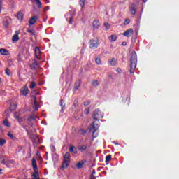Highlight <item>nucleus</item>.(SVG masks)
<instances>
[{
  "label": "nucleus",
  "mask_w": 179,
  "mask_h": 179,
  "mask_svg": "<svg viewBox=\"0 0 179 179\" xmlns=\"http://www.w3.org/2000/svg\"><path fill=\"white\" fill-rule=\"evenodd\" d=\"M138 62V56L136 55V52L134 51L131 52L130 58V73H134L135 69H136V64Z\"/></svg>",
  "instance_id": "f257e3e1"
},
{
  "label": "nucleus",
  "mask_w": 179,
  "mask_h": 179,
  "mask_svg": "<svg viewBox=\"0 0 179 179\" xmlns=\"http://www.w3.org/2000/svg\"><path fill=\"white\" fill-rule=\"evenodd\" d=\"M69 163H71V154L69 152H66L63 157V163L61 167L62 170L66 169V167L69 166Z\"/></svg>",
  "instance_id": "f03ea898"
},
{
  "label": "nucleus",
  "mask_w": 179,
  "mask_h": 179,
  "mask_svg": "<svg viewBox=\"0 0 179 179\" xmlns=\"http://www.w3.org/2000/svg\"><path fill=\"white\" fill-rule=\"evenodd\" d=\"M103 117H104V114H103L99 109H96L92 114V118L93 120H95V121H99V120L103 118Z\"/></svg>",
  "instance_id": "7ed1b4c3"
},
{
  "label": "nucleus",
  "mask_w": 179,
  "mask_h": 179,
  "mask_svg": "<svg viewBox=\"0 0 179 179\" xmlns=\"http://www.w3.org/2000/svg\"><path fill=\"white\" fill-rule=\"evenodd\" d=\"M97 129H99V124H94V122L91 124V127L90 128V131H92V137L93 138H97V134H96V132H97Z\"/></svg>",
  "instance_id": "20e7f679"
},
{
  "label": "nucleus",
  "mask_w": 179,
  "mask_h": 179,
  "mask_svg": "<svg viewBox=\"0 0 179 179\" xmlns=\"http://www.w3.org/2000/svg\"><path fill=\"white\" fill-rule=\"evenodd\" d=\"M29 88L26 85L23 86L20 90V95L24 97H26V96L29 94Z\"/></svg>",
  "instance_id": "39448f33"
},
{
  "label": "nucleus",
  "mask_w": 179,
  "mask_h": 179,
  "mask_svg": "<svg viewBox=\"0 0 179 179\" xmlns=\"http://www.w3.org/2000/svg\"><path fill=\"white\" fill-rule=\"evenodd\" d=\"M29 68L32 71L38 69L40 68L38 66V62L36 59H34L32 60V63L29 65Z\"/></svg>",
  "instance_id": "423d86ee"
},
{
  "label": "nucleus",
  "mask_w": 179,
  "mask_h": 179,
  "mask_svg": "<svg viewBox=\"0 0 179 179\" xmlns=\"http://www.w3.org/2000/svg\"><path fill=\"white\" fill-rule=\"evenodd\" d=\"M99 47V40H90V48H97Z\"/></svg>",
  "instance_id": "0eeeda50"
},
{
  "label": "nucleus",
  "mask_w": 179,
  "mask_h": 179,
  "mask_svg": "<svg viewBox=\"0 0 179 179\" xmlns=\"http://www.w3.org/2000/svg\"><path fill=\"white\" fill-rule=\"evenodd\" d=\"M134 34V29L130 28L127 30H126L124 33H123V36H124L125 37H131V36Z\"/></svg>",
  "instance_id": "6e6552de"
},
{
  "label": "nucleus",
  "mask_w": 179,
  "mask_h": 179,
  "mask_svg": "<svg viewBox=\"0 0 179 179\" xmlns=\"http://www.w3.org/2000/svg\"><path fill=\"white\" fill-rule=\"evenodd\" d=\"M20 34V31H15V34L12 38L13 43H17V41H19V34Z\"/></svg>",
  "instance_id": "1a4fd4ad"
},
{
  "label": "nucleus",
  "mask_w": 179,
  "mask_h": 179,
  "mask_svg": "<svg viewBox=\"0 0 179 179\" xmlns=\"http://www.w3.org/2000/svg\"><path fill=\"white\" fill-rule=\"evenodd\" d=\"M38 20V16H34L31 17L29 20V26H33V24H34V23H36V22H37Z\"/></svg>",
  "instance_id": "9d476101"
},
{
  "label": "nucleus",
  "mask_w": 179,
  "mask_h": 179,
  "mask_svg": "<svg viewBox=\"0 0 179 179\" xmlns=\"http://www.w3.org/2000/svg\"><path fill=\"white\" fill-rule=\"evenodd\" d=\"M78 149L81 152V153H83V152H86L87 150V145L83 144L78 147Z\"/></svg>",
  "instance_id": "9b49d317"
},
{
  "label": "nucleus",
  "mask_w": 179,
  "mask_h": 179,
  "mask_svg": "<svg viewBox=\"0 0 179 179\" xmlns=\"http://www.w3.org/2000/svg\"><path fill=\"white\" fill-rule=\"evenodd\" d=\"M69 17H66V20L69 22V24H72V22H73V19L75 17V15L73 14H69L67 15Z\"/></svg>",
  "instance_id": "f8f14e48"
},
{
  "label": "nucleus",
  "mask_w": 179,
  "mask_h": 179,
  "mask_svg": "<svg viewBox=\"0 0 179 179\" xmlns=\"http://www.w3.org/2000/svg\"><path fill=\"white\" fill-rule=\"evenodd\" d=\"M69 151L71 153H73V155H76V153H78V150H76V147H75L73 145H70Z\"/></svg>",
  "instance_id": "ddd939ff"
},
{
  "label": "nucleus",
  "mask_w": 179,
  "mask_h": 179,
  "mask_svg": "<svg viewBox=\"0 0 179 179\" xmlns=\"http://www.w3.org/2000/svg\"><path fill=\"white\" fill-rule=\"evenodd\" d=\"M136 6L135 4L131 3V6H130V12L131 13V15H135L136 13Z\"/></svg>",
  "instance_id": "4468645a"
},
{
  "label": "nucleus",
  "mask_w": 179,
  "mask_h": 179,
  "mask_svg": "<svg viewBox=\"0 0 179 179\" xmlns=\"http://www.w3.org/2000/svg\"><path fill=\"white\" fill-rule=\"evenodd\" d=\"M32 167L34 169V171H37V169H38V168H37V162L34 158L32 159Z\"/></svg>",
  "instance_id": "2eb2a0df"
},
{
  "label": "nucleus",
  "mask_w": 179,
  "mask_h": 179,
  "mask_svg": "<svg viewBox=\"0 0 179 179\" xmlns=\"http://www.w3.org/2000/svg\"><path fill=\"white\" fill-rule=\"evenodd\" d=\"M0 54L1 55H9V51L5 48L0 49Z\"/></svg>",
  "instance_id": "dca6fc26"
},
{
  "label": "nucleus",
  "mask_w": 179,
  "mask_h": 179,
  "mask_svg": "<svg viewBox=\"0 0 179 179\" xmlns=\"http://www.w3.org/2000/svg\"><path fill=\"white\" fill-rule=\"evenodd\" d=\"M34 105L35 106V111H38V104L37 103V97L34 96Z\"/></svg>",
  "instance_id": "f3484780"
},
{
  "label": "nucleus",
  "mask_w": 179,
  "mask_h": 179,
  "mask_svg": "<svg viewBox=\"0 0 179 179\" xmlns=\"http://www.w3.org/2000/svg\"><path fill=\"white\" fill-rule=\"evenodd\" d=\"M94 29H99L100 27V22L97 20H94L92 23Z\"/></svg>",
  "instance_id": "a211bd4d"
},
{
  "label": "nucleus",
  "mask_w": 179,
  "mask_h": 179,
  "mask_svg": "<svg viewBox=\"0 0 179 179\" xmlns=\"http://www.w3.org/2000/svg\"><path fill=\"white\" fill-rule=\"evenodd\" d=\"M35 55L37 58V59H40V57H38L40 55V48L38 47L35 48Z\"/></svg>",
  "instance_id": "6ab92c4d"
},
{
  "label": "nucleus",
  "mask_w": 179,
  "mask_h": 179,
  "mask_svg": "<svg viewBox=\"0 0 179 179\" xmlns=\"http://www.w3.org/2000/svg\"><path fill=\"white\" fill-rule=\"evenodd\" d=\"M80 83H81L80 80H78L76 81L75 86H74V89L76 90H78V89H79V87H80Z\"/></svg>",
  "instance_id": "aec40b11"
},
{
  "label": "nucleus",
  "mask_w": 179,
  "mask_h": 179,
  "mask_svg": "<svg viewBox=\"0 0 179 179\" xmlns=\"http://www.w3.org/2000/svg\"><path fill=\"white\" fill-rule=\"evenodd\" d=\"M33 143L34 145H38L40 144V139L37 136H34V140H33Z\"/></svg>",
  "instance_id": "412c9836"
},
{
  "label": "nucleus",
  "mask_w": 179,
  "mask_h": 179,
  "mask_svg": "<svg viewBox=\"0 0 179 179\" xmlns=\"http://www.w3.org/2000/svg\"><path fill=\"white\" fill-rule=\"evenodd\" d=\"M17 17L18 19V20H20V22L23 21V13L22 12H18Z\"/></svg>",
  "instance_id": "4be33fe9"
},
{
  "label": "nucleus",
  "mask_w": 179,
  "mask_h": 179,
  "mask_svg": "<svg viewBox=\"0 0 179 179\" xmlns=\"http://www.w3.org/2000/svg\"><path fill=\"white\" fill-rule=\"evenodd\" d=\"M109 63L112 66H115L117 65V60H115V58H112L109 60Z\"/></svg>",
  "instance_id": "5701e85b"
},
{
  "label": "nucleus",
  "mask_w": 179,
  "mask_h": 179,
  "mask_svg": "<svg viewBox=\"0 0 179 179\" xmlns=\"http://www.w3.org/2000/svg\"><path fill=\"white\" fill-rule=\"evenodd\" d=\"M32 177H34L33 179H38L39 175H38V169L36 171H34V173L32 174Z\"/></svg>",
  "instance_id": "b1692460"
},
{
  "label": "nucleus",
  "mask_w": 179,
  "mask_h": 179,
  "mask_svg": "<svg viewBox=\"0 0 179 179\" xmlns=\"http://www.w3.org/2000/svg\"><path fill=\"white\" fill-rule=\"evenodd\" d=\"M64 103H65V102L64 101V100H63V99H61V100H60V106H61V107H62V110H61L62 113H64V108H65V104H64Z\"/></svg>",
  "instance_id": "393cba45"
},
{
  "label": "nucleus",
  "mask_w": 179,
  "mask_h": 179,
  "mask_svg": "<svg viewBox=\"0 0 179 179\" xmlns=\"http://www.w3.org/2000/svg\"><path fill=\"white\" fill-rule=\"evenodd\" d=\"M111 162V155H108L106 157V164H108Z\"/></svg>",
  "instance_id": "a878e982"
},
{
  "label": "nucleus",
  "mask_w": 179,
  "mask_h": 179,
  "mask_svg": "<svg viewBox=\"0 0 179 179\" xmlns=\"http://www.w3.org/2000/svg\"><path fill=\"white\" fill-rule=\"evenodd\" d=\"M83 164H85V162H79L78 164H77V169H82V167H83Z\"/></svg>",
  "instance_id": "bb28decb"
},
{
  "label": "nucleus",
  "mask_w": 179,
  "mask_h": 179,
  "mask_svg": "<svg viewBox=\"0 0 179 179\" xmlns=\"http://www.w3.org/2000/svg\"><path fill=\"white\" fill-rule=\"evenodd\" d=\"M79 3H80L82 9H83V8H85V3H86V0H80Z\"/></svg>",
  "instance_id": "cd10ccee"
},
{
  "label": "nucleus",
  "mask_w": 179,
  "mask_h": 179,
  "mask_svg": "<svg viewBox=\"0 0 179 179\" xmlns=\"http://www.w3.org/2000/svg\"><path fill=\"white\" fill-rule=\"evenodd\" d=\"M16 107H17V104H11L10 106V111H14V110H16Z\"/></svg>",
  "instance_id": "c85d7f7f"
},
{
  "label": "nucleus",
  "mask_w": 179,
  "mask_h": 179,
  "mask_svg": "<svg viewBox=\"0 0 179 179\" xmlns=\"http://www.w3.org/2000/svg\"><path fill=\"white\" fill-rule=\"evenodd\" d=\"M95 62H96V64H97V65H101V59H100V57L95 58Z\"/></svg>",
  "instance_id": "c756f323"
},
{
  "label": "nucleus",
  "mask_w": 179,
  "mask_h": 179,
  "mask_svg": "<svg viewBox=\"0 0 179 179\" xmlns=\"http://www.w3.org/2000/svg\"><path fill=\"white\" fill-rule=\"evenodd\" d=\"M78 106H79V102L78 101V99H75L73 103V106L74 107V108H76Z\"/></svg>",
  "instance_id": "7c9ffc66"
},
{
  "label": "nucleus",
  "mask_w": 179,
  "mask_h": 179,
  "mask_svg": "<svg viewBox=\"0 0 179 179\" xmlns=\"http://www.w3.org/2000/svg\"><path fill=\"white\" fill-rule=\"evenodd\" d=\"M34 1L36 3L38 8H41V5H42L41 1H40V0H34Z\"/></svg>",
  "instance_id": "2f4dec72"
},
{
  "label": "nucleus",
  "mask_w": 179,
  "mask_h": 179,
  "mask_svg": "<svg viewBox=\"0 0 179 179\" xmlns=\"http://www.w3.org/2000/svg\"><path fill=\"white\" fill-rule=\"evenodd\" d=\"M92 86H94L95 87H96V86H99V80H94V81H92Z\"/></svg>",
  "instance_id": "473e14b6"
},
{
  "label": "nucleus",
  "mask_w": 179,
  "mask_h": 179,
  "mask_svg": "<svg viewBox=\"0 0 179 179\" xmlns=\"http://www.w3.org/2000/svg\"><path fill=\"white\" fill-rule=\"evenodd\" d=\"M3 124L5 125V127H10V124H9V122L8 121V120H5L3 122Z\"/></svg>",
  "instance_id": "72a5a7b5"
},
{
  "label": "nucleus",
  "mask_w": 179,
  "mask_h": 179,
  "mask_svg": "<svg viewBox=\"0 0 179 179\" xmlns=\"http://www.w3.org/2000/svg\"><path fill=\"white\" fill-rule=\"evenodd\" d=\"M5 143H6V140L5 139H0V146H3V145H5Z\"/></svg>",
  "instance_id": "f704fd0d"
},
{
  "label": "nucleus",
  "mask_w": 179,
  "mask_h": 179,
  "mask_svg": "<svg viewBox=\"0 0 179 179\" xmlns=\"http://www.w3.org/2000/svg\"><path fill=\"white\" fill-rule=\"evenodd\" d=\"M110 38L112 41H116L117 40V36L116 35H111Z\"/></svg>",
  "instance_id": "c9c22d12"
},
{
  "label": "nucleus",
  "mask_w": 179,
  "mask_h": 179,
  "mask_svg": "<svg viewBox=\"0 0 179 179\" xmlns=\"http://www.w3.org/2000/svg\"><path fill=\"white\" fill-rule=\"evenodd\" d=\"M29 87H30L31 89H34V88L36 87V83L31 82V85H30V86H29Z\"/></svg>",
  "instance_id": "e433bc0d"
},
{
  "label": "nucleus",
  "mask_w": 179,
  "mask_h": 179,
  "mask_svg": "<svg viewBox=\"0 0 179 179\" xmlns=\"http://www.w3.org/2000/svg\"><path fill=\"white\" fill-rule=\"evenodd\" d=\"M6 73L8 76H10V70L8 68L6 69Z\"/></svg>",
  "instance_id": "4c0bfd02"
},
{
  "label": "nucleus",
  "mask_w": 179,
  "mask_h": 179,
  "mask_svg": "<svg viewBox=\"0 0 179 179\" xmlns=\"http://www.w3.org/2000/svg\"><path fill=\"white\" fill-rule=\"evenodd\" d=\"M85 114L87 115L89 113H90V108H87L86 109L84 110Z\"/></svg>",
  "instance_id": "58836bf2"
},
{
  "label": "nucleus",
  "mask_w": 179,
  "mask_h": 179,
  "mask_svg": "<svg viewBox=\"0 0 179 179\" xmlns=\"http://www.w3.org/2000/svg\"><path fill=\"white\" fill-rule=\"evenodd\" d=\"M34 120H36V117H34V116L31 115L29 118H28V121H34Z\"/></svg>",
  "instance_id": "ea45409f"
},
{
  "label": "nucleus",
  "mask_w": 179,
  "mask_h": 179,
  "mask_svg": "<svg viewBox=\"0 0 179 179\" xmlns=\"http://www.w3.org/2000/svg\"><path fill=\"white\" fill-rule=\"evenodd\" d=\"M27 33H31L33 36H34V30L33 29H28L27 30Z\"/></svg>",
  "instance_id": "a19ab883"
},
{
  "label": "nucleus",
  "mask_w": 179,
  "mask_h": 179,
  "mask_svg": "<svg viewBox=\"0 0 179 179\" xmlns=\"http://www.w3.org/2000/svg\"><path fill=\"white\" fill-rule=\"evenodd\" d=\"M131 21H129V19H126L124 22V24L127 26L129 23H130Z\"/></svg>",
  "instance_id": "79ce46f5"
},
{
  "label": "nucleus",
  "mask_w": 179,
  "mask_h": 179,
  "mask_svg": "<svg viewBox=\"0 0 179 179\" xmlns=\"http://www.w3.org/2000/svg\"><path fill=\"white\" fill-rule=\"evenodd\" d=\"M80 132H81L82 135H85V134H86L87 131L85 129H80Z\"/></svg>",
  "instance_id": "37998d69"
},
{
  "label": "nucleus",
  "mask_w": 179,
  "mask_h": 179,
  "mask_svg": "<svg viewBox=\"0 0 179 179\" xmlns=\"http://www.w3.org/2000/svg\"><path fill=\"white\" fill-rule=\"evenodd\" d=\"M90 104V101H87L84 102V106L85 107H87V106H89Z\"/></svg>",
  "instance_id": "c03bdc74"
},
{
  "label": "nucleus",
  "mask_w": 179,
  "mask_h": 179,
  "mask_svg": "<svg viewBox=\"0 0 179 179\" xmlns=\"http://www.w3.org/2000/svg\"><path fill=\"white\" fill-rule=\"evenodd\" d=\"M104 26H106V30H109V29H110V25H108V23H104Z\"/></svg>",
  "instance_id": "a18cd8bd"
},
{
  "label": "nucleus",
  "mask_w": 179,
  "mask_h": 179,
  "mask_svg": "<svg viewBox=\"0 0 179 179\" xmlns=\"http://www.w3.org/2000/svg\"><path fill=\"white\" fill-rule=\"evenodd\" d=\"M4 26L6 27H8L9 26V21H6L5 23H4Z\"/></svg>",
  "instance_id": "49530a36"
},
{
  "label": "nucleus",
  "mask_w": 179,
  "mask_h": 179,
  "mask_svg": "<svg viewBox=\"0 0 179 179\" xmlns=\"http://www.w3.org/2000/svg\"><path fill=\"white\" fill-rule=\"evenodd\" d=\"M18 122H23V117H20L19 119L17 120Z\"/></svg>",
  "instance_id": "de8ad7c7"
},
{
  "label": "nucleus",
  "mask_w": 179,
  "mask_h": 179,
  "mask_svg": "<svg viewBox=\"0 0 179 179\" xmlns=\"http://www.w3.org/2000/svg\"><path fill=\"white\" fill-rule=\"evenodd\" d=\"M116 72H117L118 73H121V72H122V70H121V69H120V68H117L116 69Z\"/></svg>",
  "instance_id": "09e8293b"
},
{
  "label": "nucleus",
  "mask_w": 179,
  "mask_h": 179,
  "mask_svg": "<svg viewBox=\"0 0 179 179\" xmlns=\"http://www.w3.org/2000/svg\"><path fill=\"white\" fill-rule=\"evenodd\" d=\"M20 117H19V115L15 114L14 116V118H15V120H18Z\"/></svg>",
  "instance_id": "8fccbe9b"
},
{
  "label": "nucleus",
  "mask_w": 179,
  "mask_h": 179,
  "mask_svg": "<svg viewBox=\"0 0 179 179\" xmlns=\"http://www.w3.org/2000/svg\"><path fill=\"white\" fill-rule=\"evenodd\" d=\"M8 136H9V138H13V134H12L11 133H8Z\"/></svg>",
  "instance_id": "3c124183"
},
{
  "label": "nucleus",
  "mask_w": 179,
  "mask_h": 179,
  "mask_svg": "<svg viewBox=\"0 0 179 179\" xmlns=\"http://www.w3.org/2000/svg\"><path fill=\"white\" fill-rule=\"evenodd\" d=\"M5 157L3 156H0V162H1L2 160H4Z\"/></svg>",
  "instance_id": "603ef678"
},
{
  "label": "nucleus",
  "mask_w": 179,
  "mask_h": 179,
  "mask_svg": "<svg viewBox=\"0 0 179 179\" xmlns=\"http://www.w3.org/2000/svg\"><path fill=\"white\" fill-rule=\"evenodd\" d=\"M1 164H6L7 162H5V159H3L1 162Z\"/></svg>",
  "instance_id": "864d4df0"
},
{
  "label": "nucleus",
  "mask_w": 179,
  "mask_h": 179,
  "mask_svg": "<svg viewBox=\"0 0 179 179\" xmlns=\"http://www.w3.org/2000/svg\"><path fill=\"white\" fill-rule=\"evenodd\" d=\"M12 163H13V160H10V161H8V162H7V164H12Z\"/></svg>",
  "instance_id": "5fc2aeb1"
},
{
  "label": "nucleus",
  "mask_w": 179,
  "mask_h": 179,
  "mask_svg": "<svg viewBox=\"0 0 179 179\" xmlns=\"http://www.w3.org/2000/svg\"><path fill=\"white\" fill-rule=\"evenodd\" d=\"M94 174H96V171H95V170H94V171H92V173L91 174V176H94Z\"/></svg>",
  "instance_id": "6e6d98bb"
},
{
  "label": "nucleus",
  "mask_w": 179,
  "mask_h": 179,
  "mask_svg": "<svg viewBox=\"0 0 179 179\" xmlns=\"http://www.w3.org/2000/svg\"><path fill=\"white\" fill-rule=\"evenodd\" d=\"M122 45H127V42H122Z\"/></svg>",
  "instance_id": "4d7b16f0"
},
{
  "label": "nucleus",
  "mask_w": 179,
  "mask_h": 179,
  "mask_svg": "<svg viewBox=\"0 0 179 179\" xmlns=\"http://www.w3.org/2000/svg\"><path fill=\"white\" fill-rule=\"evenodd\" d=\"M1 9H2V4L0 3V13H1Z\"/></svg>",
  "instance_id": "13d9d810"
},
{
  "label": "nucleus",
  "mask_w": 179,
  "mask_h": 179,
  "mask_svg": "<svg viewBox=\"0 0 179 179\" xmlns=\"http://www.w3.org/2000/svg\"><path fill=\"white\" fill-rule=\"evenodd\" d=\"M143 2L145 3L148 2V0H143Z\"/></svg>",
  "instance_id": "bf43d9fd"
},
{
  "label": "nucleus",
  "mask_w": 179,
  "mask_h": 179,
  "mask_svg": "<svg viewBox=\"0 0 179 179\" xmlns=\"http://www.w3.org/2000/svg\"><path fill=\"white\" fill-rule=\"evenodd\" d=\"M50 9V6L46 7V10H48Z\"/></svg>",
  "instance_id": "052dcab7"
},
{
  "label": "nucleus",
  "mask_w": 179,
  "mask_h": 179,
  "mask_svg": "<svg viewBox=\"0 0 179 179\" xmlns=\"http://www.w3.org/2000/svg\"><path fill=\"white\" fill-rule=\"evenodd\" d=\"M0 174H2V169H0Z\"/></svg>",
  "instance_id": "680f3d73"
},
{
  "label": "nucleus",
  "mask_w": 179,
  "mask_h": 179,
  "mask_svg": "<svg viewBox=\"0 0 179 179\" xmlns=\"http://www.w3.org/2000/svg\"><path fill=\"white\" fill-rule=\"evenodd\" d=\"M25 177H27V175H25Z\"/></svg>",
  "instance_id": "e2e57ef3"
},
{
  "label": "nucleus",
  "mask_w": 179,
  "mask_h": 179,
  "mask_svg": "<svg viewBox=\"0 0 179 179\" xmlns=\"http://www.w3.org/2000/svg\"><path fill=\"white\" fill-rule=\"evenodd\" d=\"M25 177H27V175H25Z\"/></svg>",
  "instance_id": "0e129e2a"
},
{
  "label": "nucleus",
  "mask_w": 179,
  "mask_h": 179,
  "mask_svg": "<svg viewBox=\"0 0 179 179\" xmlns=\"http://www.w3.org/2000/svg\"><path fill=\"white\" fill-rule=\"evenodd\" d=\"M0 65H1V62H0Z\"/></svg>",
  "instance_id": "69168bd1"
}]
</instances>
